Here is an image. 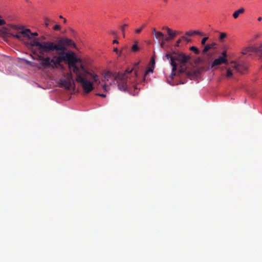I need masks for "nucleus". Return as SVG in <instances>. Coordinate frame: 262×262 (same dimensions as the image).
<instances>
[{
    "mask_svg": "<svg viewBox=\"0 0 262 262\" xmlns=\"http://www.w3.org/2000/svg\"><path fill=\"white\" fill-rule=\"evenodd\" d=\"M32 47H36L38 50V59L44 67L57 69L62 67V62H68L69 67L75 73H79L78 67L81 64L79 58L72 51H68L67 47L76 48V45L71 39L59 37L55 41L40 42L36 39L31 41Z\"/></svg>",
    "mask_w": 262,
    "mask_h": 262,
    "instance_id": "1",
    "label": "nucleus"
},
{
    "mask_svg": "<svg viewBox=\"0 0 262 262\" xmlns=\"http://www.w3.org/2000/svg\"><path fill=\"white\" fill-rule=\"evenodd\" d=\"M80 59L81 67H78L79 73H75L69 67L70 72L67 73L65 78H61L59 80V84L61 87L66 89H70L74 85V82L72 72L76 75V81L79 83L83 90L85 94H88L94 90V82L98 85L100 83L98 76L94 72L88 71L85 68L82 60ZM69 64V63H68ZM68 67L69 66L68 65Z\"/></svg>",
    "mask_w": 262,
    "mask_h": 262,
    "instance_id": "2",
    "label": "nucleus"
},
{
    "mask_svg": "<svg viewBox=\"0 0 262 262\" xmlns=\"http://www.w3.org/2000/svg\"><path fill=\"white\" fill-rule=\"evenodd\" d=\"M165 58L166 59L170 61V64L172 67V72H174L177 70V63L176 61H177L179 62L180 65V69L179 70L180 73H187L185 66L190 59V57L189 56L186 55L183 53L173 52V55L169 53H166L165 54Z\"/></svg>",
    "mask_w": 262,
    "mask_h": 262,
    "instance_id": "3",
    "label": "nucleus"
},
{
    "mask_svg": "<svg viewBox=\"0 0 262 262\" xmlns=\"http://www.w3.org/2000/svg\"><path fill=\"white\" fill-rule=\"evenodd\" d=\"M139 62H137L131 69H126L124 73H118L115 77V80L116 81L118 89L122 91H126L127 90V79L129 75L133 70L138 66Z\"/></svg>",
    "mask_w": 262,
    "mask_h": 262,
    "instance_id": "4",
    "label": "nucleus"
},
{
    "mask_svg": "<svg viewBox=\"0 0 262 262\" xmlns=\"http://www.w3.org/2000/svg\"><path fill=\"white\" fill-rule=\"evenodd\" d=\"M29 33H31V30L29 29H26L15 34V38H17L19 40H23L25 38H28L29 39L32 38Z\"/></svg>",
    "mask_w": 262,
    "mask_h": 262,
    "instance_id": "5",
    "label": "nucleus"
},
{
    "mask_svg": "<svg viewBox=\"0 0 262 262\" xmlns=\"http://www.w3.org/2000/svg\"><path fill=\"white\" fill-rule=\"evenodd\" d=\"M231 63H234L233 68L237 72L241 74H244L247 70V68L245 66L236 63L233 61H232Z\"/></svg>",
    "mask_w": 262,
    "mask_h": 262,
    "instance_id": "6",
    "label": "nucleus"
},
{
    "mask_svg": "<svg viewBox=\"0 0 262 262\" xmlns=\"http://www.w3.org/2000/svg\"><path fill=\"white\" fill-rule=\"evenodd\" d=\"M227 58L224 57H219L218 58L215 59L213 63H212L211 67H214L215 66L221 65L222 63H227Z\"/></svg>",
    "mask_w": 262,
    "mask_h": 262,
    "instance_id": "7",
    "label": "nucleus"
},
{
    "mask_svg": "<svg viewBox=\"0 0 262 262\" xmlns=\"http://www.w3.org/2000/svg\"><path fill=\"white\" fill-rule=\"evenodd\" d=\"M163 29H165L167 31V33L168 35L170 36V37H172V39H173L175 37L179 34L180 32L178 31H173L169 28L167 27H164L163 28Z\"/></svg>",
    "mask_w": 262,
    "mask_h": 262,
    "instance_id": "8",
    "label": "nucleus"
},
{
    "mask_svg": "<svg viewBox=\"0 0 262 262\" xmlns=\"http://www.w3.org/2000/svg\"><path fill=\"white\" fill-rule=\"evenodd\" d=\"M248 52H254L256 54V47H248L245 48L242 53L244 55L247 54Z\"/></svg>",
    "mask_w": 262,
    "mask_h": 262,
    "instance_id": "9",
    "label": "nucleus"
},
{
    "mask_svg": "<svg viewBox=\"0 0 262 262\" xmlns=\"http://www.w3.org/2000/svg\"><path fill=\"white\" fill-rule=\"evenodd\" d=\"M215 46H216V43L215 42H212L211 44L206 45L202 51V53L205 54L210 49H214Z\"/></svg>",
    "mask_w": 262,
    "mask_h": 262,
    "instance_id": "10",
    "label": "nucleus"
},
{
    "mask_svg": "<svg viewBox=\"0 0 262 262\" xmlns=\"http://www.w3.org/2000/svg\"><path fill=\"white\" fill-rule=\"evenodd\" d=\"M256 54L258 57V60L262 61V43L256 47Z\"/></svg>",
    "mask_w": 262,
    "mask_h": 262,
    "instance_id": "11",
    "label": "nucleus"
},
{
    "mask_svg": "<svg viewBox=\"0 0 262 262\" xmlns=\"http://www.w3.org/2000/svg\"><path fill=\"white\" fill-rule=\"evenodd\" d=\"M244 12L245 9L244 8H241L233 13V16L234 18H237L239 14L243 13Z\"/></svg>",
    "mask_w": 262,
    "mask_h": 262,
    "instance_id": "12",
    "label": "nucleus"
},
{
    "mask_svg": "<svg viewBox=\"0 0 262 262\" xmlns=\"http://www.w3.org/2000/svg\"><path fill=\"white\" fill-rule=\"evenodd\" d=\"M116 74H113L111 72L108 71L105 73L104 75V78L106 79L107 80H109L112 78L115 80V77Z\"/></svg>",
    "mask_w": 262,
    "mask_h": 262,
    "instance_id": "13",
    "label": "nucleus"
},
{
    "mask_svg": "<svg viewBox=\"0 0 262 262\" xmlns=\"http://www.w3.org/2000/svg\"><path fill=\"white\" fill-rule=\"evenodd\" d=\"M200 32L198 31H189L185 32V35L187 36H192L196 34H200Z\"/></svg>",
    "mask_w": 262,
    "mask_h": 262,
    "instance_id": "14",
    "label": "nucleus"
},
{
    "mask_svg": "<svg viewBox=\"0 0 262 262\" xmlns=\"http://www.w3.org/2000/svg\"><path fill=\"white\" fill-rule=\"evenodd\" d=\"M156 37L159 39V41L160 39H164V34L160 31H158V33H156V34L155 35Z\"/></svg>",
    "mask_w": 262,
    "mask_h": 262,
    "instance_id": "15",
    "label": "nucleus"
},
{
    "mask_svg": "<svg viewBox=\"0 0 262 262\" xmlns=\"http://www.w3.org/2000/svg\"><path fill=\"white\" fill-rule=\"evenodd\" d=\"M233 76V73L232 70L229 68H227V72L226 74V77L228 78H230Z\"/></svg>",
    "mask_w": 262,
    "mask_h": 262,
    "instance_id": "16",
    "label": "nucleus"
},
{
    "mask_svg": "<svg viewBox=\"0 0 262 262\" xmlns=\"http://www.w3.org/2000/svg\"><path fill=\"white\" fill-rule=\"evenodd\" d=\"M139 50V48L138 46V42L135 41V44L132 47V51L133 52H136Z\"/></svg>",
    "mask_w": 262,
    "mask_h": 262,
    "instance_id": "17",
    "label": "nucleus"
},
{
    "mask_svg": "<svg viewBox=\"0 0 262 262\" xmlns=\"http://www.w3.org/2000/svg\"><path fill=\"white\" fill-rule=\"evenodd\" d=\"M190 50L193 52L196 55H198L200 53V51L197 48L194 46H192L190 48Z\"/></svg>",
    "mask_w": 262,
    "mask_h": 262,
    "instance_id": "18",
    "label": "nucleus"
},
{
    "mask_svg": "<svg viewBox=\"0 0 262 262\" xmlns=\"http://www.w3.org/2000/svg\"><path fill=\"white\" fill-rule=\"evenodd\" d=\"M227 37V34L224 32L220 33V40L221 41H223V40Z\"/></svg>",
    "mask_w": 262,
    "mask_h": 262,
    "instance_id": "19",
    "label": "nucleus"
},
{
    "mask_svg": "<svg viewBox=\"0 0 262 262\" xmlns=\"http://www.w3.org/2000/svg\"><path fill=\"white\" fill-rule=\"evenodd\" d=\"M159 42L160 44V47L163 48L165 45L166 41H164V39H160Z\"/></svg>",
    "mask_w": 262,
    "mask_h": 262,
    "instance_id": "20",
    "label": "nucleus"
},
{
    "mask_svg": "<svg viewBox=\"0 0 262 262\" xmlns=\"http://www.w3.org/2000/svg\"><path fill=\"white\" fill-rule=\"evenodd\" d=\"M15 34H14L10 32H8L6 33V36L7 37H12L15 38Z\"/></svg>",
    "mask_w": 262,
    "mask_h": 262,
    "instance_id": "21",
    "label": "nucleus"
},
{
    "mask_svg": "<svg viewBox=\"0 0 262 262\" xmlns=\"http://www.w3.org/2000/svg\"><path fill=\"white\" fill-rule=\"evenodd\" d=\"M173 40L172 37H170V36L168 35V36L167 37H164V41H166V42H168L170 40Z\"/></svg>",
    "mask_w": 262,
    "mask_h": 262,
    "instance_id": "22",
    "label": "nucleus"
},
{
    "mask_svg": "<svg viewBox=\"0 0 262 262\" xmlns=\"http://www.w3.org/2000/svg\"><path fill=\"white\" fill-rule=\"evenodd\" d=\"M53 29L54 30H57V31H58V30H60V29H61V27L59 25H55L53 26Z\"/></svg>",
    "mask_w": 262,
    "mask_h": 262,
    "instance_id": "23",
    "label": "nucleus"
},
{
    "mask_svg": "<svg viewBox=\"0 0 262 262\" xmlns=\"http://www.w3.org/2000/svg\"><path fill=\"white\" fill-rule=\"evenodd\" d=\"M182 40V37L180 39H179L176 42V45H175V46L176 47H179V45L180 43L181 42Z\"/></svg>",
    "mask_w": 262,
    "mask_h": 262,
    "instance_id": "24",
    "label": "nucleus"
},
{
    "mask_svg": "<svg viewBox=\"0 0 262 262\" xmlns=\"http://www.w3.org/2000/svg\"><path fill=\"white\" fill-rule=\"evenodd\" d=\"M181 37H182V40H185L187 43H188L191 41L190 39H189L184 36H183Z\"/></svg>",
    "mask_w": 262,
    "mask_h": 262,
    "instance_id": "25",
    "label": "nucleus"
},
{
    "mask_svg": "<svg viewBox=\"0 0 262 262\" xmlns=\"http://www.w3.org/2000/svg\"><path fill=\"white\" fill-rule=\"evenodd\" d=\"M142 30V28L141 27H140L139 28L136 29L135 30V33L139 34L141 33Z\"/></svg>",
    "mask_w": 262,
    "mask_h": 262,
    "instance_id": "26",
    "label": "nucleus"
},
{
    "mask_svg": "<svg viewBox=\"0 0 262 262\" xmlns=\"http://www.w3.org/2000/svg\"><path fill=\"white\" fill-rule=\"evenodd\" d=\"M208 39V37H205L203 38L201 41L202 45H204L206 43V41H207V40Z\"/></svg>",
    "mask_w": 262,
    "mask_h": 262,
    "instance_id": "27",
    "label": "nucleus"
},
{
    "mask_svg": "<svg viewBox=\"0 0 262 262\" xmlns=\"http://www.w3.org/2000/svg\"><path fill=\"white\" fill-rule=\"evenodd\" d=\"M1 18H2V16L0 15V26H2V25L6 24L5 20L4 19H2Z\"/></svg>",
    "mask_w": 262,
    "mask_h": 262,
    "instance_id": "28",
    "label": "nucleus"
},
{
    "mask_svg": "<svg viewBox=\"0 0 262 262\" xmlns=\"http://www.w3.org/2000/svg\"><path fill=\"white\" fill-rule=\"evenodd\" d=\"M102 86L104 92L107 91V88L108 87V85H107L106 84H104L102 85Z\"/></svg>",
    "mask_w": 262,
    "mask_h": 262,
    "instance_id": "29",
    "label": "nucleus"
},
{
    "mask_svg": "<svg viewBox=\"0 0 262 262\" xmlns=\"http://www.w3.org/2000/svg\"><path fill=\"white\" fill-rule=\"evenodd\" d=\"M149 72H153V70L151 68H149L147 70H146L144 74V76H145Z\"/></svg>",
    "mask_w": 262,
    "mask_h": 262,
    "instance_id": "30",
    "label": "nucleus"
},
{
    "mask_svg": "<svg viewBox=\"0 0 262 262\" xmlns=\"http://www.w3.org/2000/svg\"><path fill=\"white\" fill-rule=\"evenodd\" d=\"M127 24H124L122 26H121V31L122 32H124L125 31V29L126 27H127Z\"/></svg>",
    "mask_w": 262,
    "mask_h": 262,
    "instance_id": "31",
    "label": "nucleus"
},
{
    "mask_svg": "<svg viewBox=\"0 0 262 262\" xmlns=\"http://www.w3.org/2000/svg\"><path fill=\"white\" fill-rule=\"evenodd\" d=\"M29 35L32 36H37L38 35V33L37 32L32 33L31 32V33H29Z\"/></svg>",
    "mask_w": 262,
    "mask_h": 262,
    "instance_id": "32",
    "label": "nucleus"
},
{
    "mask_svg": "<svg viewBox=\"0 0 262 262\" xmlns=\"http://www.w3.org/2000/svg\"><path fill=\"white\" fill-rule=\"evenodd\" d=\"M260 34H256L254 35V40H255L256 39H257L258 38L260 37Z\"/></svg>",
    "mask_w": 262,
    "mask_h": 262,
    "instance_id": "33",
    "label": "nucleus"
},
{
    "mask_svg": "<svg viewBox=\"0 0 262 262\" xmlns=\"http://www.w3.org/2000/svg\"><path fill=\"white\" fill-rule=\"evenodd\" d=\"M222 54V56L221 57H224L226 58V57H227V53H226V51L223 52Z\"/></svg>",
    "mask_w": 262,
    "mask_h": 262,
    "instance_id": "34",
    "label": "nucleus"
},
{
    "mask_svg": "<svg viewBox=\"0 0 262 262\" xmlns=\"http://www.w3.org/2000/svg\"><path fill=\"white\" fill-rule=\"evenodd\" d=\"M132 86L134 88L135 90H138V88H137V86L136 84H135L134 83H132Z\"/></svg>",
    "mask_w": 262,
    "mask_h": 262,
    "instance_id": "35",
    "label": "nucleus"
},
{
    "mask_svg": "<svg viewBox=\"0 0 262 262\" xmlns=\"http://www.w3.org/2000/svg\"><path fill=\"white\" fill-rule=\"evenodd\" d=\"M96 95H98V96H99L100 97H106V95L105 94H97Z\"/></svg>",
    "mask_w": 262,
    "mask_h": 262,
    "instance_id": "36",
    "label": "nucleus"
},
{
    "mask_svg": "<svg viewBox=\"0 0 262 262\" xmlns=\"http://www.w3.org/2000/svg\"><path fill=\"white\" fill-rule=\"evenodd\" d=\"M12 28H13V29H16V30H18V29H20V28H19V27H18V26H13L12 27Z\"/></svg>",
    "mask_w": 262,
    "mask_h": 262,
    "instance_id": "37",
    "label": "nucleus"
},
{
    "mask_svg": "<svg viewBox=\"0 0 262 262\" xmlns=\"http://www.w3.org/2000/svg\"><path fill=\"white\" fill-rule=\"evenodd\" d=\"M152 32H153V33L154 34V35H155L156 34V33H158V31H157L156 29L155 28H154L152 29Z\"/></svg>",
    "mask_w": 262,
    "mask_h": 262,
    "instance_id": "38",
    "label": "nucleus"
},
{
    "mask_svg": "<svg viewBox=\"0 0 262 262\" xmlns=\"http://www.w3.org/2000/svg\"><path fill=\"white\" fill-rule=\"evenodd\" d=\"M151 62L152 63V64H155V59H154V57H152L151 58Z\"/></svg>",
    "mask_w": 262,
    "mask_h": 262,
    "instance_id": "39",
    "label": "nucleus"
},
{
    "mask_svg": "<svg viewBox=\"0 0 262 262\" xmlns=\"http://www.w3.org/2000/svg\"><path fill=\"white\" fill-rule=\"evenodd\" d=\"M49 25V23L48 22V19H46V23H45V26L46 27H48Z\"/></svg>",
    "mask_w": 262,
    "mask_h": 262,
    "instance_id": "40",
    "label": "nucleus"
},
{
    "mask_svg": "<svg viewBox=\"0 0 262 262\" xmlns=\"http://www.w3.org/2000/svg\"><path fill=\"white\" fill-rule=\"evenodd\" d=\"M146 27V25L145 24H142L141 26V28H142V29L143 30L145 27Z\"/></svg>",
    "mask_w": 262,
    "mask_h": 262,
    "instance_id": "41",
    "label": "nucleus"
},
{
    "mask_svg": "<svg viewBox=\"0 0 262 262\" xmlns=\"http://www.w3.org/2000/svg\"><path fill=\"white\" fill-rule=\"evenodd\" d=\"M113 43H119V42H118V41L117 39H114V40H113Z\"/></svg>",
    "mask_w": 262,
    "mask_h": 262,
    "instance_id": "42",
    "label": "nucleus"
},
{
    "mask_svg": "<svg viewBox=\"0 0 262 262\" xmlns=\"http://www.w3.org/2000/svg\"><path fill=\"white\" fill-rule=\"evenodd\" d=\"M114 51L115 52H116V53H118V49L117 48H115L114 49Z\"/></svg>",
    "mask_w": 262,
    "mask_h": 262,
    "instance_id": "43",
    "label": "nucleus"
},
{
    "mask_svg": "<svg viewBox=\"0 0 262 262\" xmlns=\"http://www.w3.org/2000/svg\"><path fill=\"white\" fill-rule=\"evenodd\" d=\"M262 19V18L261 17H259L257 19L258 21H261Z\"/></svg>",
    "mask_w": 262,
    "mask_h": 262,
    "instance_id": "44",
    "label": "nucleus"
},
{
    "mask_svg": "<svg viewBox=\"0 0 262 262\" xmlns=\"http://www.w3.org/2000/svg\"><path fill=\"white\" fill-rule=\"evenodd\" d=\"M45 38H45V37H44L43 36H41V37L40 38V39H43V40H44V39H45Z\"/></svg>",
    "mask_w": 262,
    "mask_h": 262,
    "instance_id": "45",
    "label": "nucleus"
},
{
    "mask_svg": "<svg viewBox=\"0 0 262 262\" xmlns=\"http://www.w3.org/2000/svg\"><path fill=\"white\" fill-rule=\"evenodd\" d=\"M122 33L123 37H125V33H124V32H122Z\"/></svg>",
    "mask_w": 262,
    "mask_h": 262,
    "instance_id": "46",
    "label": "nucleus"
},
{
    "mask_svg": "<svg viewBox=\"0 0 262 262\" xmlns=\"http://www.w3.org/2000/svg\"><path fill=\"white\" fill-rule=\"evenodd\" d=\"M112 34L113 35H116V33L115 32H112Z\"/></svg>",
    "mask_w": 262,
    "mask_h": 262,
    "instance_id": "47",
    "label": "nucleus"
},
{
    "mask_svg": "<svg viewBox=\"0 0 262 262\" xmlns=\"http://www.w3.org/2000/svg\"><path fill=\"white\" fill-rule=\"evenodd\" d=\"M66 21H67V20L65 18H64V20H63L64 23H66Z\"/></svg>",
    "mask_w": 262,
    "mask_h": 262,
    "instance_id": "48",
    "label": "nucleus"
},
{
    "mask_svg": "<svg viewBox=\"0 0 262 262\" xmlns=\"http://www.w3.org/2000/svg\"><path fill=\"white\" fill-rule=\"evenodd\" d=\"M59 17H60V18H63V17H62V15H60V16H59Z\"/></svg>",
    "mask_w": 262,
    "mask_h": 262,
    "instance_id": "49",
    "label": "nucleus"
},
{
    "mask_svg": "<svg viewBox=\"0 0 262 262\" xmlns=\"http://www.w3.org/2000/svg\"><path fill=\"white\" fill-rule=\"evenodd\" d=\"M135 74H136V76H137V72H136V71L135 72Z\"/></svg>",
    "mask_w": 262,
    "mask_h": 262,
    "instance_id": "50",
    "label": "nucleus"
},
{
    "mask_svg": "<svg viewBox=\"0 0 262 262\" xmlns=\"http://www.w3.org/2000/svg\"><path fill=\"white\" fill-rule=\"evenodd\" d=\"M261 69H262V65H261Z\"/></svg>",
    "mask_w": 262,
    "mask_h": 262,
    "instance_id": "51",
    "label": "nucleus"
}]
</instances>
